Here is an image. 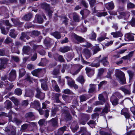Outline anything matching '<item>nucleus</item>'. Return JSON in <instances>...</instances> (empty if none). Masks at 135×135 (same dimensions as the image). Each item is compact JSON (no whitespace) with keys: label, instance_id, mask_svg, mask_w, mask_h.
I'll use <instances>...</instances> for the list:
<instances>
[{"label":"nucleus","instance_id":"nucleus-28","mask_svg":"<svg viewBox=\"0 0 135 135\" xmlns=\"http://www.w3.org/2000/svg\"><path fill=\"white\" fill-rule=\"evenodd\" d=\"M107 58L106 57H104L102 60L100 61L103 63L104 66H106L108 64V62L107 61Z\"/></svg>","mask_w":135,"mask_h":135},{"label":"nucleus","instance_id":"nucleus-50","mask_svg":"<svg viewBox=\"0 0 135 135\" xmlns=\"http://www.w3.org/2000/svg\"><path fill=\"white\" fill-rule=\"evenodd\" d=\"M11 57L12 59L16 62H18L20 60L19 58L17 56H12Z\"/></svg>","mask_w":135,"mask_h":135},{"label":"nucleus","instance_id":"nucleus-59","mask_svg":"<svg viewBox=\"0 0 135 135\" xmlns=\"http://www.w3.org/2000/svg\"><path fill=\"white\" fill-rule=\"evenodd\" d=\"M104 103L101 101H97L95 102L94 103V104L96 105H102L104 104Z\"/></svg>","mask_w":135,"mask_h":135},{"label":"nucleus","instance_id":"nucleus-27","mask_svg":"<svg viewBox=\"0 0 135 135\" xmlns=\"http://www.w3.org/2000/svg\"><path fill=\"white\" fill-rule=\"evenodd\" d=\"M70 50V48L68 47H65L60 48L59 51L62 52H67Z\"/></svg>","mask_w":135,"mask_h":135},{"label":"nucleus","instance_id":"nucleus-56","mask_svg":"<svg viewBox=\"0 0 135 135\" xmlns=\"http://www.w3.org/2000/svg\"><path fill=\"white\" fill-rule=\"evenodd\" d=\"M33 114L32 113L30 112L27 113L25 115V117L26 118L31 117L33 116Z\"/></svg>","mask_w":135,"mask_h":135},{"label":"nucleus","instance_id":"nucleus-40","mask_svg":"<svg viewBox=\"0 0 135 135\" xmlns=\"http://www.w3.org/2000/svg\"><path fill=\"white\" fill-rule=\"evenodd\" d=\"M79 71V70H77L75 71L74 70L73 68L71 69L70 71V73L73 75H75L77 74Z\"/></svg>","mask_w":135,"mask_h":135},{"label":"nucleus","instance_id":"nucleus-57","mask_svg":"<svg viewBox=\"0 0 135 135\" xmlns=\"http://www.w3.org/2000/svg\"><path fill=\"white\" fill-rule=\"evenodd\" d=\"M114 95L118 97L119 98H123V96L119 93L118 92L115 93Z\"/></svg>","mask_w":135,"mask_h":135},{"label":"nucleus","instance_id":"nucleus-21","mask_svg":"<svg viewBox=\"0 0 135 135\" xmlns=\"http://www.w3.org/2000/svg\"><path fill=\"white\" fill-rule=\"evenodd\" d=\"M90 88L89 90V91L90 93L94 92L95 90L96 85L94 84H91L90 85Z\"/></svg>","mask_w":135,"mask_h":135},{"label":"nucleus","instance_id":"nucleus-46","mask_svg":"<svg viewBox=\"0 0 135 135\" xmlns=\"http://www.w3.org/2000/svg\"><path fill=\"white\" fill-rule=\"evenodd\" d=\"M106 37V35L105 34V35L103 37H98L97 39V41L99 42H100L104 40L105 39V38Z\"/></svg>","mask_w":135,"mask_h":135},{"label":"nucleus","instance_id":"nucleus-29","mask_svg":"<svg viewBox=\"0 0 135 135\" xmlns=\"http://www.w3.org/2000/svg\"><path fill=\"white\" fill-rule=\"evenodd\" d=\"M52 125L54 127L57 126V118H54L52 119L51 120Z\"/></svg>","mask_w":135,"mask_h":135},{"label":"nucleus","instance_id":"nucleus-35","mask_svg":"<svg viewBox=\"0 0 135 135\" xmlns=\"http://www.w3.org/2000/svg\"><path fill=\"white\" fill-rule=\"evenodd\" d=\"M73 19L74 21L75 22H79V18L78 15L76 13H75L74 15Z\"/></svg>","mask_w":135,"mask_h":135},{"label":"nucleus","instance_id":"nucleus-54","mask_svg":"<svg viewBox=\"0 0 135 135\" xmlns=\"http://www.w3.org/2000/svg\"><path fill=\"white\" fill-rule=\"evenodd\" d=\"M12 41V40L9 38H7L4 41V42L6 44H9Z\"/></svg>","mask_w":135,"mask_h":135},{"label":"nucleus","instance_id":"nucleus-11","mask_svg":"<svg viewBox=\"0 0 135 135\" xmlns=\"http://www.w3.org/2000/svg\"><path fill=\"white\" fill-rule=\"evenodd\" d=\"M45 8L47 10V13L50 18H51L52 13V11L50 9L49 6L47 4H44Z\"/></svg>","mask_w":135,"mask_h":135},{"label":"nucleus","instance_id":"nucleus-51","mask_svg":"<svg viewBox=\"0 0 135 135\" xmlns=\"http://www.w3.org/2000/svg\"><path fill=\"white\" fill-rule=\"evenodd\" d=\"M99 51H100V49L99 47L98 46L96 47L94 49L93 51L94 54L96 53L97 52Z\"/></svg>","mask_w":135,"mask_h":135},{"label":"nucleus","instance_id":"nucleus-52","mask_svg":"<svg viewBox=\"0 0 135 135\" xmlns=\"http://www.w3.org/2000/svg\"><path fill=\"white\" fill-rule=\"evenodd\" d=\"M131 25L133 27H135V18H133L131 21Z\"/></svg>","mask_w":135,"mask_h":135},{"label":"nucleus","instance_id":"nucleus-63","mask_svg":"<svg viewBox=\"0 0 135 135\" xmlns=\"http://www.w3.org/2000/svg\"><path fill=\"white\" fill-rule=\"evenodd\" d=\"M130 110L133 114L135 115V106H134L131 107L130 108Z\"/></svg>","mask_w":135,"mask_h":135},{"label":"nucleus","instance_id":"nucleus-62","mask_svg":"<svg viewBox=\"0 0 135 135\" xmlns=\"http://www.w3.org/2000/svg\"><path fill=\"white\" fill-rule=\"evenodd\" d=\"M28 104V100H26L23 101L22 103V105L24 106H27Z\"/></svg>","mask_w":135,"mask_h":135},{"label":"nucleus","instance_id":"nucleus-15","mask_svg":"<svg viewBox=\"0 0 135 135\" xmlns=\"http://www.w3.org/2000/svg\"><path fill=\"white\" fill-rule=\"evenodd\" d=\"M105 6L107 9L108 10L112 9L114 8V4L112 2L106 4Z\"/></svg>","mask_w":135,"mask_h":135},{"label":"nucleus","instance_id":"nucleus-17","mask_svg":"<svg viewBox=\"0 0 135 135\" xmlns=\"http://www.w3.org/2000/svg\"><path fill=\"white\" fill-rule=\"evenodd\" d=\"M121 90L125 94L129 95L130 94L131 92L130 88H126L124 87H121Z\"/></svg>","mask_w":135,"mask_h":135},{"label":"nucleus","instance_id":"nucleus-12","mask_svg":"<svg viewBox=\"0 0 135 135\" xmlns=\"http://www.w3.org/2000/svg\"><path fill=\"white\" fill-rule=\"evenodd\" d=\"M47 81V80L46 79L45 80L42 79L40 80V81L41 83V87L44 90H46L47 89V87L46 84V83Z\"/></svg>","mask_w":135,"mask_h":135},{"label":"nucleus","instance_id":"nucleus-18","mask_svg":"<svg viewBox=\"0 0 135 135\" xmlns=\"http://www.w3.org/2000/svg\"><path fill=\"white\" fill-rule=\"evenodd\" d=\"M83 53L87 59H88L91 56V54L90 51L87 49L84 50Z\"/></svg>","mask_w":135,"mask_h":135},{"label":"nucleus","instance_id":"nucleus-10","mask_svg":"<svg viewBox=\"0 0 135 135\" xmlns=\"http://www.w3.org/2000/svg\"><path fill=\"white\" fill-rule=\"evenodd\" d=\"M0 60L1 61V64L0 65V70L2 68H4V65L8 61V60L4 58H0Z\"/></svg>","mask_w":135,"mask_h":135},{"label":"nucleus","instance_id":"nucleus-42","mask_svg":"<svg viewBox=\"0 0 135 135\" xmlns=\"http://www.w3.org/2000/svg\"><path fill=\"white\" fill-rule=\"evenodd\" d=\"M38 123L40 126H42L45 123V120L44 119H40L38 122Z\"/></svg>","mask_w":135,"mask_h":135},{"label":"nucleus","instance_id":"nucleus-39","mask_svg":"<svg viewBox=\"0 0 135 135\" xmlns=\"http://www.w3.org/2000/svg\"><path fill=\"white\" fill-rule=\"evenodd\" d=\"M63 93L66 94H73V93L68 89H66L64 90Z\"/></svg>","mask_w":135,"mask_h":135},{"label":"nucleus","instance_id":"nucleus-45","mask_svg":"<svg viewBox=\"0 0 135 135\" xmlns=\"http://www.w3.org/2000/svg\"><path fill=\"white\" fill-rule=\"evenodd\" d=\"M107 15V12H103L100 13L98 14L97 16L98 17H100L102 16H105Z\"/></svg>","mask_w":135,"mask_h":135},{"label":"nucleus","instance_id":"nucleus-49","mask_svg":"<svg viewBox=\"0 0 135 135\" xmlns=\"http://www.w3.org/2000/svg\"><path fill=\"white\" fill-rule=\"evenodd\" d=\"M134 4L131 2L127 4V7L128 8H132L134 7Z\"/></svg>","mask_w":135,"mask_h":135},{"label":"nucleus","instance_id":"nucleus-3","mask_svg":"<svg viewBox=\"0 0 135 135\" xmlns=\"http://www.w3.org/2000/svg\"><path fill=\"white\" fill-rule=\"evenodd\" d=\"M43 18L46 20V18L45 16L43 15L42 16L36 15L35 17V20H36L39 23H42L44 21Z\"/></svg>","mask_w":135,"mask_h":135},{"label":"nucleus","instance_id":"nucleus-60","mask_svg":"<svg viewBox=\"0 0 135 135\" xmlns=\"http://www.w3.org/2000/svg\"><path fill=\"white\" fill-rule=\"evenodd\" d=\"M54 87L55 90L56 91L58 92H60V90L57 85H55Z\"/></svg>","mask_w":135,"mask_h":135},{"label":"nucleus","instance_id":"nucleus-7","mask_svg":"<svg viewBox=\"0 0 135 135\" xmlns=\"http://www.w3.org/2000/svg\"><path fill=\"white\" fill-rule=\"evenodd\" d=\"M16 71L14 70H12L10 73L9 75V77L8 78L9 80L11 81H13L16 78Z\"/></svg>","mask_w":135,"mask_h":135},{"label":"nucleus","instance_id":"nucleus-2","mask_svg":"<svg viewBox=\"0 0 135 135\" xmlns=\"http://www.w3.org/2000/svg\"><path fill=\"white\" fill-rule=\"evenodd\" d=\"M81 58V61L83 64H88L89 65L91 66L92 67H98L100 65V64L99 62L95 63L94 62L91 63H89L88 62H87L84 60L82 57V56L81 55L80 57L79 58V60Z\"/></svg>","mask_w":135,"mask_h":135},{"label":"nucleus","instance_id":"nucleus-25","mask_svg":"<svg viewBox=\"0 0 135 135\" xmlns=\"http://www.w3.org/2000/svg\"><path fill=\"white\" fill-rule=\"evenodd\" d=\"M110 107L108 104H106L102 112L107 113Z\"/></svg>","mask_w":135,"mask_h":135},{"label":"nucleus","instance_id":"nucleus-30","mask_svg":"<svg viewBox=\"0 0 135 135\" xmlns=\"http://www.w3.org/2000/svg\"><path fill=\"white\" fill-rule=\"evenodd\" d=\"M6 107L8 109L11 108V102L9 100H7L4 103Z\"/></svg>","mask_w":135,"mask_h":135},{"label":"nucleus","instance_id":"nucleus-38","mask_svg":"<svg viewBox=\"0 0 135 135\" xmlns=\"http://www.w3.org/2000/svg\"><path fill=\"white\" fill-rule=\"evenodd\" d=\"M11 100L16 105H17L18 104L19 102L16 98L13 97L11 98Z\"/></svg>","mask_w":135,"mask_h":135},{"label":"nucleus","instance_id":"nucleus-44","mask_svg":"<svg viewBox=\"0 0 135 135\" xmlns=\"http://www.w3.org/2000/svg\"><path fill=\"white\" fill-rule=\"evenodd\" d=\"M127 72L129 75V79L130 80L132 79V77L133 75V72L131 71L128 70Z\"/></svg>","mask_w":135,"mask_h":135},{"label":"nucleus","instance_id":"nucleus-55","mask_svg":"<svg viewBox=\"0 0 135 135\" xmlns=\"http://www.w3.org/2000/svg\"><path fill=\"white\" fill-rule=\"evenodd\" d=\"M62 20L63 21V22L65 25H66L67 24V22H68V19L65 17H63L62 19Z\"/></svg>","mask_w":135,"mask_h":135},{"label":"nucleus","instance_id":"nucleus-8","mask_svg":"<svg viewBox=\"0 0 135 135\" xmlns=\"http://www.w3.org/2000/svg\"><path fill=\"white\" fill-rule=\"evenodd\" d=\"M110 101L113 105H116L118 104V99L117 97L114 95H113L111 96Z\"/></svg>","mask_w":135,"mask_h":135},{"label":"nucleus","instance_id":"nucleus-22","mask_svg":"<svg viewBox=\"0 0 135 135\" xmlns=\"http://www.w3.org/2000/svg\"><path fill=\"white\" fill-rule=\"evenodd\" d=\"M32 17V15L31 13L25 15L23 18V19L25 20H29Z\"/></svg>","mask_w":135,"mask_h":135},{"label":"nucleus","instance_id":"nucleus-5","mask_svg":"<svg viewBox=\"0 0 135 135\" xmlns=\"http://www.w3.org/2000/svg\"><path fill=\"white\" fill-rule=\"evenodd\" d=\"M37 93L36 97L40 98V99H43L45 97V94L44 93L41 92L40 89L37 88L36 89Z\"/></svg>","mask_w":135,"mask_h":135},{"label":"nucleus","instance_id":"nucleus-64","mask_svg":"<svg viewBox=\"0 0 135 135\" xmlns=\"http://www.w3.org/2000/svg\"><path fill=\"white\" fill-rule=\"evenodd\" d=\"M99 114L97 113L94 114L92 115V118L93 119H94L97 117L98 116Z\"/></svg>","mask_w":135,"mask_h":135},{"label":"nucleus","instance_id":"nucleus-23","mask_svg":"<svg viewBox=\"0 0 135 135\" xmlns=\"http://www.w3.org/2000/svg\"><path fill=\"white\" fill-rule=\"evenodd\" d=\"M74 37L77 40L81 42L84 41V39L82 38L77 36L75 34H74Z\"/></svg>","mask_w":135,"mask_h":135},{"label":"nucleus","instance_id":"nucleus-6","mask_svg":"<svg viewBox=\"0 0 135 135\" xmlns=\"http://www.w3.org/2000/svg\"><path fill=\"white\" fill-rule=\"evenodd\" d=\"M85 70L86 73L89 77H91L94 74V70L89 67H86Z\"/></svg>","mask_w":135,"mask_h":135},{"label":"nucleus","instance_id":"nucleus-34","mask_svg":"<svg viewBox=\"0 0 135 135\" xmlns=\"http://www.w3.org/2000/svg\"><path fill=\"white\" fill-rule=\"evenodd\" d=\"M41 71V69H37L33 71H32V73L33 75L36 76L37 75L38 73L40 72Z\"/></svg>","mask_w":135,"mask_h":135},{"label":"nucleus","instance_id":"nucleus-4","mask_svg":"<svg viewBox=\"0 0 135 135\" xmlns=\"http://www.w3.org/2000/svg\"><path fill=\"white\" fill-rule=\"evenodd\" d=\"M118 78L119 80L120 83L121 84H125L126 83V80L124 73L122 72L120 75L118 76Z\"/></svg>","mask_w":135,"mask_h":135},{"label":"nucleus","instance_id":"nucleus-31","mask_svg":"<svg viewBox=\"0 0 135 135\" xmlns=\"http://www.w3.org/2000/svg\"><path fill=\"white\" fill-rule=\"evenodd\" d=\"M52 35L57 39L60 38L61 36L60 33L57 32H55L52 33Z\"/></svg>","mask_w":135,"mask_h":135},{"label":"nucleus","instance_id":"nucleus-24","mask_svg":"<svg viewBox=\"0 0 135 135\" xmlns=\"http://www.w3.org/2000/svg\"><path fill=\"white\" fill-rule=\"evenodd\" d=\"M92 128L94 127L96 124L95 122L93 120H90L87 123Z\"/></svg>","mask_w":135,"mask_h":135},{"label":"nucleus","instance_id":"nucleus-32","mask_svg":"<svg viewBox=\"0 0 135 135\" xmlns=\"http://www.w3.org/2000/svg\"><path fill=\"white\" fill-rule=\"evenodd\" d=\"M17 35V33L14 30H11L9 35L12 37L15 38Z\"/></svg>","mask_w":135,"mask_h":135},{"label":"nucleus","instance_id":"nucleus-53","mask_svg":"<svg viewBox=\"0 0 135 135\" xmlns=\"http://www.w3.org/2000/svg\"><path fill=\"white\" fill-rule=\"evenodd\" d=\"M80 101L82 102L85 100L86 99V97L84 95H82L80 97Z\"/></svg>","mask_w":135,"mask_h":135},{"label":"nucleus","instance_id":"nucleus-47","mask_svg":"<svg viewBox=\"0 0 135 135\" xmlns=\"http://www.w3.org/2000/svg\"><path fill=\"white\" fill-rule=\"evenodd\" d=\"M99 100L102 101L103 103H105V99L102 94H100L99 96Z\"/></svg>","mask_w":135,"mask_h":135},{"label":"nucleus","instance_id":"nucleus-48","mask_svg":"<svg viewBox=\"0 0 135 135\" xmlns=\"http://www.w3.org/2000/svg\"><path fill=\"white\" fill-rule=\"evenodd\" d=\"M0 27L2 33L5 35L7 34V32L5 31L4 27L1 26V25H0Z\"/></svg>","mask_w":135,"mask_h":135},{"label":"nucleus","instance_id":"nucleus-1","mask_svg":"<svg viewBox=\"0 0 135 135\" xmlns=\"http://www.w3.org/2000/svg\"><path fill=\"white\" fill-rule=\"evenodd\" d=\"M65 78L68 80V85L71 87H73L75 89H76L78 88V86L76 84H75L74 80L69 76L65 77Z\"/></svg>","mask_w":135,"mask_h":135},{"label":"nucleus","instance_id":"nucleus-43","mask_svg":"<svg viewBox=\"0 0 135 135\" xmlns=\"http://www.w3.org/2000/svg\"><path fill=\"white\" fill-rule=\"evenodd\" d=\"M59 69H54L52 73V74L55 75H56L59 74Z\"/></svg>","mask_w":135,"mask_h":135},{"label":"nucleus","instance_id":"nucleus-58","mask_svg":"<svg viewBox=\"0 0 135 135\" xmlns=\"http://www.w3.org/2000/svg\"><path fill=\"white\" fill-rule=\"evenodd\" d=\"M2 22L3 23L5 24V25H6L7 26H11V24L9 23L8 22V21L7 20L4 21H3Z\"/></svg>","mask_w":135,"mask_h":135},{"label":"nucleus","instance_id":"nucleus-61","mask_svg":"<svg viewBox=\"0 0 135 135\" xmlns=\"http://www.w3.org/2000/svg\"><path fill=\"white\" fill-rule=\"evenodd\" d=\"M46 102H48V104L50 103V102L48 101H46L44 103H42V108L44 109H45L46 108V106L47 105H46Z\"/></svg>","mask_w":135,"mask_h":135},{"label":"nucleus","instance_id":"nucleus-13","mask_svg":"<svg viewBox=\"0 0 135 135\" xmlns=\"http://www.w3.org/2000/svg\"><path fill=\"white\" fill-rule=\"evenodd\" d=\"M125 36V39L126 40L133 41L134 40V36L129 33L126 34Z\"/></svg>","mask_w":135,"mask_h":135},{"label":"nucleus","instance_id":"nucleus-33","mask_svg":"<svg viewBox=\"0 0 135 135\" xmlns=\"http://www.w3.org/2000/svg\"><path fill=\"white\" fill-rule=\"evenodd\" d=\"M30 50V47L28 46H24L23 48V52L26 54H27V52Z\"/></svg>","mask_w":135,"mask_h":135},{"label":"nucleus","instance_id":"nucleus-9","mask_svg":"<svg viewBox=\"0 0 135 135\" xmlns=\"http://www.w3.org/2000/svg\"><path fill=\"white\" fill-rule=\"evenodd\" d=\"M121 113L122 114L124 115L126 118H129L130 116L128 112L127 108H124L123 109L121 110Z\"/></svg>","mask_w":135,"mask_h":135},{"label":"nucleus","instance_id":"nucleus-36","mask_svg":"<svg viewBox=\"0 0 135 135\" xmlns=\"http://www.w3.org/2000/svg\"><path fill=\"white\" fill-rule=\"evenodd\" d=\"M16 94L18 95H20L22 94V90L20 88H17L15 90Z\"/></svg>","mask_w":135,"mask_h":135},{"label":"nucleus","instance_id":"nucleus-26","mask_svg":"<svg viewBox=\"0 0 135 135\" xmlns=\"http://www.w3.org/2000/svg\"><path fill=\"white\" fill-rule=\"evenodd\" d=\"M66 126H64L59 129L58 131L59 134V135L62 134L64 131L66 130Z\"/></svg>","mask_w":135,"mask_h":135},{"label":"nucleus","instance_id":"nucleus-16","mask_svg":"<svg viewBox=\"0 0 135 135\" xmlns=\"http://www.w3.org/2000/svg\"><path fill=\"white\" fill-rule=\"evenodd\" d=\"M111 34L114 37H122L123 35V34L119 31L112 32L111 33Z\"/></svg>","mask_w":135,"mask_h":135},{"label":"nucleus","instance_id":"nucleus-14","mask_svg":"<svg viewBox=\"0 0 135 135\" xmlns=\"http://www.w3.org/2000/svg\"><path fill=\"white\" fill-rule=\"evenodd\" d=\"M60 95V94L56 93L53 95V97H54L55 99L56 100V102L57 103H60V104L59 105H63V104L61 103L59 99V97Z\"/></svg>","mask_w":135,"mask_h":135},{"label":"nucleus","instance_id":"nucleus-41","mask_svg":"<svg viewBox=\"0 0 135 135\" xmlns=\"http://www.w3.org/2000/svg\"><path fill=\"white\" fill-rule=\"evenodd\" d=\"M77 80L81 84L83 83L84 81V80L83 77L82 76H80L78 78Z\"/></svg>","mask_w":135,"mask_h":135},{"label":"nucleus","instance_id":"nucleus-20","mask_svg":"<svg viewBox=\"0 0 135 135\" xmlns=\"http://www.w3.org/2000/svg\"><path fill=\"white\" fill-rule=\"evenodd\" d=\"M96 37V33L93 31H92V33L89 35V38L93 40H95Z\"/></svg>","mask_w":135,"mask_h":135},{"label":"nucleus","instance_id":"nucleus-37","mask_svg":"<svg viewBox=\"0 0 135 135\" xmlns=\"http://www.w3.org/2000/svg\"><path fill=\"white\" fill-rule=\"evenodd\" d=\"M26 72L24 69H22L19 70V75L21 77L23 76L25 74Z\"/></svg>","mask_w":135,"mask_h":135},{"label":"nucleus","instance_id":"nucleus-19","mask_svg":"<svg viewBox=\"0 0 135 135\" xmlns=\"http://www.w3.org/2000/svg\"><path fill=\"white\" fill-rule=\"evenodd\" d=\"M130 15L129 12L124 13V12H121L120 13V15L118 17V18L120 19L122 18L123 16H125L126 18H127Z\"/></svg>","mask_w":135,"mask_h":135}]
</instances>
